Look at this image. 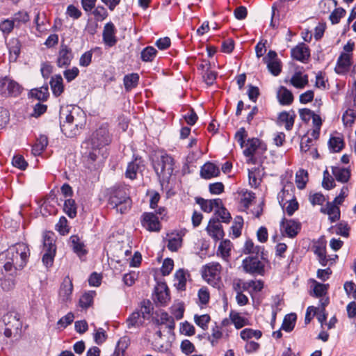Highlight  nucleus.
<instances>
[{
  "mask_svg": "<svg viewBox=\"0 0 356 356\" xmlns=\"http://www.w3.org/2000/svg\"><path fill=\"white\" fill-rule=\"evenodd\" d=\"M30 257V250L27 244L17 243L0 254V261L4 258L3 268L6 276L14 277L17 271L26 266Z\"/></svg>",
  "mask_w": 356,
  "mask_h": 356,
  "instance_id": "f257e3e1",
  "label": "nucleus"
},
{
  "mask_svg": "<svg viewBox=\"0 0 356 356\" xmlns=\"http://www.w3.org/2000/svg\"><path fill=\"white\" fill-rule=\"evenodd\" d=\"M60 118L61 131L68 138L76 136L86 123L84 113L79 107L61 111Z\"/></svg>",
  "mask_w": 356,
  "mask_h": 356,
  "instance_id": "f03ea898",
  "label": "nucleus"
},
{
  "mask_svg": "<svg viewBox=\"0 0 356 356\" xmlns=\"http://www.w3.org/2000/svg\"><path fill=\"white\" fill-rule=\"evenodd\" d=\"M108 204L122 214L130 210L132 200L125 188L113 187L108 191Z\"/></svg>",
  "mask_w": 356,
  "mask_h": 356,
  "instance_id": "7ed1b4c3",
  "label": "nucleus"
},
{
  "mask_svg": "<svg viewBox=\"0 0 356 356\" xmlns=\"http://www.w3.org/2000/svg\"><path fill=\"white\" fill-rule=\"evenodd\" d=\"M243 154L248 157V163L259 164L262 163L263 154L267 150L266 144L257 138H249L245 145Z\"/></svg>",
  "mask_w": 356,
  "mask_h": 356,
  "instance_id": "20e7f679",
  "label": "nucleus"
},
{
  "mask_svg": "<svg viewBox=\"0 0 356 356\" xmlns=\"http://www.w3.org/2000/svg\"><path fill=\"white\" fill-rule=\"evenodd\" d=\"M3 321L6 326L3 334L6 337L10 338L13 336L20 335L22 321L18 313L15 312L7 313L3 316Z\"/></svg>",
  "mask_w": 356,
  "mask_h": 356,
  "instance_id": "39448f33",
  "label": "nucleus"
},
{
  "mask_svg": "<svg viewBox=\"0 0 356 356\" xmlns=\"http://www.w3.org/2000/svg\"><path fill=\"white\" fill-rule=\"evenodd\" d=\"M175 162L173 157L165 154L154 164V168L156 175L163 180L168 179L172 175Z\"/></svg>",
  "mask_w": 356,
  "mask_h": 356,
  "instance_id": "423d86ee",
  "label": "nucleus"
},
{
  "mask_svg": "<svg viewBox=\"0 0 356 356\" xmlns=\"http://www.w3.org/2000/svg\"><path fill=\"white\" fill-rule=\"evenodd\" d=\"M221 265L218 262H211L204 267V279L213 287H219L220 284Z\"/></svg>",
  "mask_w": 356,
  "mask_h": 356,
  "instance_id": "0eeeda50",
  "label": "nucleus"
},
{
  "mask_svg": "<svg viewBox=\"0 0 356 356\" xmlns=\"http://www.w3.org/2000/svg\"><path fill=\"white\" fill-rule=\"evenodd\" d=\"M92 148L101 149L111 143L107 126L102 125L94 131L90 138Z\"/></svg>",
  "mask_w": 356,
  "mask_h": 356,
  "instance_id": "6e6552de",
  "label": "nucleus"
},
{
  "mask_svg": "<svg viewBox=\"0 0 356 356\" xmlns=\"http://www.w3.org/2000/svg\"><path fill=\"white\" fill-rule=\"evenodd\" d=\"M56 245L54 238L49 234L43 236V251L42 262L47 266H51L56 254Z\"/></svg>",
  "mask_w": 356,
  "mask_h": 356,
  "instance_id": "1a4fd4ad",
  "label": "nucleus"
},
{
  "mask_svg": "<svg viewBox=\"0 0 356 356\" xmlns=\"http://www.w3.org/2000/svg\"><path fill=\"white\" fill-rule=\"evenodd\" d=\"M21 86L15 81L5 76L0 78V93L3 97H17L22 92Z\"/></svg>",
  "mask_w": 356,
  "mask_h": 356,
  "instance_id": "9d476101",
  "label": "nucleus"
},
{
  "mask_svg": "<svg viewBox=\"0 0 356 356\" xmlns=\"http://www.w3.org/2000/svg\"><path fill=\"white\" fill-rule=\"evenodd\" d=\"M242 267L245 273L254 275H263L265 273V265L256 257H248L244 259Z\"/></svg>",
  "mask_w": 356,
  "mask_h": 356,
  "instance_id": "9b49d317",
  "label": "nucleus"
},
{
  "mask_svg": "<svg viewBox=\"0 0 356 356\" xmlns=\"http://www.w3.org/2000/svg\"><path fill=\"white\" fill-rule=\"evenodd\" d=\"M301 223L294 219L284 218L280 222L281 232L289 238H294L301 229Z\"/></svg>",
  "mask_w": 356,
  "mask_h": 356,
  "instance_id": "f8f14e48",
  "label": "nucleus"
},
{
  "mask_svg": "<svg viewBox=\"0 0 356 356\" xmlns=\"http://www.w3.org/2000/svg\"><path fill=\"white\" fill-rule=\"evenodd\" d=\"M140 221L142 226L149 232H159L161 229L162 225L159 217L152 212L143 213Z\"/></svg>",
  "mask_w": 356,
  "mask_h": 356,
  "instance_id": "ddd939ff",
  "label": "nucleus"
},
{
  "mask_svg": "<svg viewBox=\"0 0 356 356\" xmlns=\"http://www.w3.org/2000/svg\"><path fill=\"white\" fill-rule=\"evenodd\" d=\"M186 233V229L174 230L167 234V248L171 252H177L181 247L183 237Z\"/></svg>",
  "mask_w": 356,
  "mask_h": 356,
  "instance_id": "4468645a",
  "label": "nucleus"
},
{
  "mask_svg": "<svg viewBox=\"0 0 356 356\" xmlns=\"http://www.w3.org/2000/svg\"><path fill=\"white\" fill-rule=\"evenodd\" d=\"M286 195L291 196L284 188L278 194L280 204L284 209L289 216H292L298 209L299 204L295 198L286 199Z\"/></svg>",
  "mask_w": 356,
  "mask_h": 356,
  "instance_id": "2eb2a0df",
  "label": "nucleus"
},
{
  "mask_svg": "<svg viewBox=\"0 0 356 356\" xmlns=\"http://www.w3.org/2000/svg\"><path fill=\"white\" fill-rule=\"evenodd\" d=\"M117 29L111 22L106 23L102 33L103 42L108 47L115 46L118 42L116 37Z\"/></svg>",
  "mask_w": 356,
  "mask_h": 356,
  "instance_id": "dca6fc26",
  "label": "nucleus"
},
{
  "mask_svg": "<svg viewBox=\"0 0 356 356\" xmlns=\"http://www.w3.org/2000/svg\"><path fill=\"white\" fill-rule=\"evenodd\" d=\"M73 291L72 280L66 276L60 286L58 291V298L62 302L67 303L72 300V294Z\"/></svg>",
  "mask_w": 356,
  "mask_h": 356,
  "instance_id": "f3484780",
  "label": "nucleus"
},
{
  "mask_svg": "<svg viewBox=\"0 0 356 356\" xmlns=\"http://www.w3.org/2000/svg\"><path fill=\"white\" fill-rule=\"evenodd\" d=\"M353 54L341 53L337 59L335 72L338 74H345L349 72L353 65Z\"/></svg>",
  "mask_w": 356,
  "mask_h": 356,
  "instance_id": "a211bd4d",
  "label": "nucleus"
},
{
  "mask_svg": "<svg viewBox=\"0 0 356 356\" xmlns=\"http://www.w3.org/2000/svg\"><path fill=\"white\" fill-rule=\"evenodd\" d=\"M145 165L143 160L140 157H136L132 161L129 162L127 165L125 171V177L131 180H134L137 178L138 172H141L144 169Z\"/></svg>",
  "mask_w": 356,
  "mask_h": 356,
  "instance_id": "6ab92c4d",
  "label": "nucleus"
},
{
  "mask_svg": "<svg viewBox=\"0 0 356 356\" xmlns=\"http://www.w3.org/2000/svg\"><path fill=\"white\" fill-rule=\"evenodd\" d=\"M73 58L72 49L67 45L62 44L57 56L56 64L60 68L68 67Z\"/></svg>",
  "mask_w": 356,
  "mask_h": 356,
  "instance_id": "aec40b11",
  "label": "nucleus"
},
{
  "mask_svg": "<svg viewBox=\"0 0 356 356\" xmlns=\"http://www.w3.org/2000/svg\"><path fill=\"white\" fill-rule=\"evenodd\" d=\"M207 231L215 241L222 239L225 235L222 226L219 220L216 218H211L209 220Z\"/></svg>",
  "mask_w": 356,
  "mask_h": 356,
  "instance_id": "412c9836",
  "label": "nucleus"
},
{
  "mask_svg": "<svg viewBox=\"0 0 356 356\" xmlns=\"http://www.w3.org/2000/svg\"><path fill=\"white\" fill-rule=\"evenodd\" d=\"M291 56L293 59L302 63H306L310 57L309 47L302 42L291 49Z\"/></svg>",
  "mask_w": 356,
  "mask_h": 356,
  "instance_id": "4be33fe9",
  "label": "nucleus"
},
{
  "mask_svg": "<svg viewBox=\"0 0 356 356\" xmlns=\"http://www.w3.org/2000/svg\"><path fill=\"white\" fill-rule=\"evenodd\" d=\"M296 115L294 111H282L279 113L277 117V123L280 125H284L287 131H291L294 125Z\"/></svg>",
  "mask_w": 356,
  "mask_h": 356,
  "instance_id": "5701e85b",
  "label": "nucleus"
},
{
  "mask_svg": "<svg viewBox=\"0 0 356 356\" xmlns=\"http://www.w3.org/2000/svg\"><path fill=\"white\" fill-rule=\"evenodd\" d=\"M154 301L161 305H165L170 300V291L165 283H159L155 287Z\"/></svg>",
  "mask_w": 356,
  "mask_h": 356,
  "instance_id": "b1692460",
  "label": "nucleus"
},
{
  "mask_svg": "<svg viewBox=\"0 0 356 356\" xmlns=\"http://www.w3.org/2000/svg\"><path fill=\"white\" fill-rule=\"evenodd\" d=\"M220 171L218 166L211 162H207L202 166L200 175L205 179H210L218 177Z\"/></svg>",
  "mask_w": 356,
  "mask_h": 356,
  "instance_id": "393cba45",
  "label": "nucleus"
},
{
  "mask_svg": "<svg viewBox=\"0 0 356 356\" xmlns=\"http://www.w3.org/2000/svg\"><path fill=\"white\" fill-rule=\"evenodd\" d=\"M152 321L158 327L165 325L170 332L172 331L175 327L174 318L165 312H161L158 317L154 318Z\"/></svg>",
  "mask_w": 356,
  "mask_h": 356,
  "instance_id": "a878e982",
  "label": "nucleus"
},
{
  "mask_svg": "<svg viewBox=\"0 0 356 356\" xmlns=\"http://www.w3.org/2000/svg\"><path fill=\"white\" fill-rule=\"evenodd\" d=\"M196 203L200 206L203 211L210 213L213 211V208H216L222 204V200L219 198L204 200L202 197H197Z\"/></svg>",
  "mask_w": 356,
  "mask_h": 356,
  "instance_id": "bb28decb",
  "label": "nucleus"
},
{
  "mask_svg": "<svg viewBox=\"0 0 356 356\" xmlns=\"http://www.w3.org/2000/svg\"><path fill=\"white\" fill-rule=\"evenodd\" d=\"M277 97L281 105L289 106L293 102V95L284 86H280L277 92Z\"/></svg>",
  "mask_w": 356,
  "mask_h": 356,
  "instance_id": "cd10ccee",
  "label": "nucleus"
},
{
  "mask_svg": "<svg viewBox=\"0 0 356 356\" xmlns=\"http://www.w3.org/2000/svg\"><path fill=\"white\" fill-rule=\"evenodd\" d=\"M70 243L71 247L77 256L82 259V257L86 256L87 250L85 249L84 243L81 241L77 235H72L70 238Z\"/></svg>",
  "mask_w": 356,
  "mask_h": 356,
  "instance_id": "c85d7f7f",
  "label": "nucleus"
},
{
  "mask_svg": "<svg viewBox=\"0 0 356 356\" xmlns=\"http://www.w3.org/2000/svg\"><path fill=\"white\" fill-rule=\"evenodd\" d=\"M321 212L327 214L331 222H334L340 218V209L339 207L330 202H327L325 208L321 209Z\"/></svg>",
  "mask_w": 356,
  "mask_h": 356,
  "instance_id": "c756f323",
  "label": "nucleus"
},
{
  "mask_svg": "<svg viewBox=\"0 0 356 356\" xmlns=\"http://www.w3.org/2000/svg\"><path fill=\"white\" fill-rule=\"evenodd\" d=\"M49 83L54 96L58 97L63 92V80L60 74H56L52 76Z\"/></svg>",
  "mask_w": 356,
  "mask_h": 356,
  "instance_id": "7c9ffc66",
  "label": "nucleus"
},
{
  "mask_svg": "<svg viewBox=\"0 0 356 356\" xmlns=\"http://www.w3.org/2000/svg\"><path fill=\"white\" fill-rule=\"evenodd\" d=\"M332 172L335 179L341 183H346L350 177V170L348 168L342 167H332Z\"/></svg>",
  "mask_w": 356,
  "mask_h": 356,
  "instance_id": "2f4dec72",
  "label": "nucleus"
},
{
  "mask_svg": "<svg viewBox=\"0 0 356 356\" xmlns=\"http://www.w3.org/2000/svg\"><path fill=\"white\" fill-rule=\"evenodd\" d=\"M139 75L137 73H131L124 76L123 82L127 92L131 91L137 87L139 83Z\"/></svg>",
  "mask_w": 356,
  "mask_h": 356,
  "instance_id": "473e14b6",
  "label": "nucleus"
},
{
  "mask_svg": "<svg viewBox=\"0 0 356 356\" xmlns=\"http://www.w3.org/2000/svg\"><path fill=\"white\" fill-rule=\"evenodd\" d=\"M30 93L31 97L39 101H47L49 97L48 85L45 84L39 88L32 89Z\"/></svg>",
  "mask_w": 356,
  "mask_h": 356,
  "instance_id": "72a5a7b5",
  "label": "nucleus"
},
{
  "mask_svg": "<svg viewBox=\"0 0 356 356\" xmlns=\"http://www.w3.org/2000/svg\"><path fill=\"white\" fill-rule=\"evenodd\" d=\"M308 76L302 75L300 72H296L290 80L291 84L296 88H303L308 84Z\"/></svg>",
  "mask_w": 356,
  "mask_h": 356,
  "instance_id": "f704fd0d",
  "label": "nucleus"
},
{
  "mask_svg": "<svg viewBox=\"0 0 356 356\" xmlns=\"http://www.w3.org/2000/svg\"><path fill=\"white\" fill-rule=\"evenodd\" d=\"M232 244L229 240H224L220 242L218 249V254H220L221 257L226 261H229V258L231 254Z\"/></svg>",
  "mask_w": 356,
  "mask_h": 356,
  "instance_id": "c9c22d12",
  "label": "nucleus"
},
{
  "mask_svg": "<svg viewBox=\"0 0 356 356\" xmlns=\"http://www.w3.org/2000/svg\"><path fill=\"white\" fill-rule=\"evenodd\" d=\"M48 145V138L45 135H40L36 140V143L32 147V152L35 155H40L45 149Z\"/></svg>",
  "mask_w": 356,
  "mask_h": 356,
  "instance_id": "e433bc0d",
  "label": "nucleus"
},
{
  "mask_svg": "<svg viewBox=\"0 0 356 356\" xmlns=\"http://www.w3.org/2000/svg\"><path fill=\"white\" fill-rule=\"evenodd\" d=\"M186 274L187 273L184 269L178 270L175 275V286L177 289L184 291L186 284Z\"/></svg>",
  "mask_w": 356,
  "mask_h": 356,
  "instance_id": "4c0bfd02",
  "label": "nucleus"
},
{
  "mask_svg": "<svg viewBox=\"0 0 356 356\" xmlns=\"http://www.w3.org/2000/svg\"><path fill=\"white\" fill-rule=\"evenodd\" d=\"M255 198V193L252 191H245L241 192L240 205L243 207V210L248 209Z\"/></svg>",
  "mask_w": 356,
  "mask_h": 356,
  "instance_id": "58836bf2",
  "label": "nucleus"
},
{
  "mask_svg": "<svg viewBox=\"0 0 356 356\" xmlns=\"http://www.w3.org/2000/svg\"><path fill=\"white\" fill-rule=\"evenodd\" d=\"M308 181V172L307 170L300 169L296 175V184L298 188L302 190Z\"/></svg>",
  "mask_w": 356,
  "mask_h": 356,
  "instance_id": "ea45409f",
  "label": "nucleus"
},
{
  "mask_svg": "<svg viewBox=\"0 0 356 356\" xmlns=\"http://www.w3.org/2000/svg\"><path fill=\"white\" fill-rule=\"evenodd\" d=\"M296 321V314L291 313L285 316L281 329L286 332H291L293 330Z\"/></svg>",
  "mask_w": 356,
  "mask_h": 356,
  "instance_id": "a19ab883",
  "label": "nucleus"
},
{
  "mask_svg": "<svg viewBox=\"0 0 356 356\" xmlns=\"http://www.w3.org/2000/svg\"><path fill=\"white\" fill-rule=\"evenodd\" d=\"M77 207L76 202L72 199H67L65 201L63 211L71 218L76 216Z\"/></svg>",
  "mask_w": 356,
  "mask_h": 356,
  "instance_id": "79ce46f5",
  "label": "nucleus"
},
{
  "mask_svg": "<svg viewBox=\"0 0 356 356\" xmlns=\"http://www.w3.org/2000/svg\"><path fill=\"white\" fill-rule=\"evenodd\" d=\"M95 296V291H88L84 293L79 299V306L83 309H88L90 307L93 303Z\"/></svg>",
  "mask_w": 356,
  "mask_h": 356,
  "instance_id": "37998d69",
  "label": "nucleus"
},
{
  "mask_svg": "<svg viewBox=\"0 0 356 356\" xmlns=\"http://www.w3.org/2000/svg\"><path fill=\"white\" fill-rule=\"evenodd\" d=\"M240 336L243 340L248 341L252 338L256 339H260L262 336V332L258 330L245 328L241 331Z\"/></svg>",
  "mask_w": 356,
  "mask_h": 356,
  "instance_id": "c03bdc74",
  "label": "nucleus"
},
{
  "mask_svg": "<svg viewBox=\"0 0 356 356\" xmlns=\"http://www.w3.org/2000/svg\"><path fill=\"white\" fill-rule=\"evenodd\" d=\"M156 54L157 50L152 46H148L141 51L140 58L143 62H152Z\"/></svg>",
  "mask_w": 356,
  "mask_h": 356,
  "instance_id": "a18cd8bd",
  "label": "nucleus"
},
{
  "mask_svg": "<svg viewBox=\"0 0 356 356\" xmlns=\"http://www.w3.org/2000/svg\"><path fill=\"white\" fill-rule=\"evenodd\" d=\"M143 323V319L140 312H134L127 319V323L129 328L133 327H139Z\"/></svg>",
  "mask_w": 356,
  "mask_h": 356,
  "instance_id": "49530a36",
  "label": "nucleus"
},
{
  "mask_svg": "<svg viewBox=\"0 0 356 356\" xmlns=\"http://www.w3.org/2000/svg\"><path fill=\"white\" fill-rule=\"evenodd\" d=\"M223 334L220 327L216 325L212 328L211 334L207 336V339L211 343V346L214 347L217 346Z\"/></svg>",
  "mask_w": 356,
  "mask_h": 356,
  "instance_id": "de8ad7c7",
  "label": "nucleus"
},
{
  "mask_svg": "<svg viewBox=\"0 0 356 356\" xmlns=\"http://www.w3.org/2000/svg\"><path fill=\"white\" fill-rule=\"evenodd\" d=\"M56 229L60 235L65 236L69 234L70 227L68 225V221L65 216H61L59 221L56 225Z\"/></svg>",
  "mask_w": 356,
  "mask_h": 356,
  "instance_id": "09e8293b",
  "label": "nucleus"
},
{
  "mask_svg": "<svg viewBox=\"0 0 356 356\" xmlns=\"http://www.w3.org/2000/svg\"><path fill=\"white\" fill-rule=\"evenodd\" d=\"M329 147L333 152H339L343 147V140L339 137H331L328 142Z\"/></svg>",
  "mask_w": 356,
  "mask_h": 356,
  "instance_id": "8fccbe9b",
  "label": "nucleus"
},
{
  "mask_svg": "<svg viewBox=\"0 0 356 356\" xmlns=\"http://www.w3.org/2000/svg\"><path fill=\"white\" fill-rule=\"evenodd\" d=\"M215 214L221 219V221L225 223L229 222L232 217L229 212L222 204L220 206L216 207Z\"/></svg>",
  "mask_w": 356,
  "mask_h": 356,
  "instance_id": "3c124183",
  "label": "nucleus"
},
{
  "mask_svg": "<svg viewBox=\"0 0 356 356\" xmlns=\"http://www.w3.org/2000/svg\"><path fill=\"white\" fill-rule=\"evenodd\" d=\"M314 296L316 297H322L325 295L327 292L329 284H322L319 283L316 281H314Z\"/></svg>",
  "mask_w": 356,
  "mask_h": 356,
  "instance_id": "603ef678",
  "label": "nucleus"
},
{
  "mask_svg": "<svg viewBox=\"0 0 356 356\" xmlns=\"http://www.w3.org/2000/svg\"><path fill=\"white\" fill-rule=\"evenodd\" d=\"M153 307L149 300H144L141 303L140 312L143 320L148 319L152 312Z\"/></svg>",
  "mask_w": 356,
  "mask_h": 356,
  "instance_id": "864d4df0",
  "label": "nucleus"
},
{
  "mask_svg": "<svg viewBox=\"0 0 356 356\" xmlns=\"http://www.w3.org/2000/svg\"><path fill=\"white\" fill-rule=\"evenodd\" d=\"M261 250V247L254 245L253 241L251 239H248L243 247V252L245 254H258Z\"/></svg>",
  "mask_w": 356,
  "mask_h": 356,
  "instance_id": "5fc2aeb1",
  "label": "nucleus"
},
{
  "mask_svg": "<svg viewBox=\"0 0 356 356\" xmlns=\"http://www.w3.org/2000/svg\"><path fill=\"white\" fill-rule=\"evenodd\" d=\"M195 323L202 327L203 330H207L208 324L211 321L210 316L208 314H204L201 316L195 315L194 316Z\"/></svg>",
  "mask_w": 356,
  "mask_h": 356,
  "instance_id": "6e6d98bb",
  "label": "nucleus"
},
{
  "mask_svg": "<svg viewBox=\"0 0 356 356\" xmlns=\"http://www.w3.org/2000/svg\"><path fill=\"white\" fill-rule=\"evenodd\" d=\"M346 15V10L342 8L334 9L330 15V19L333 24H338Z\"/></svg>",
  "mask_w": 356,
  "mask_h": 356,
  "instance_id": "4d7b16f0",
  "label": "nucleus"
},
{
  "mask_svg": "<svg viewBox=\"0 0 356 356\" xmlns=\"http://www.w3.org/2000/svg\"><path fill=\"white\" fill-rule=\"evenodd\" d=\"M92 13L97 21H103L108 17L106 9L102 6L95 7Z\"/></svg>",
  "mask_w": 356,
  "mask_h": 356,
  "instance_id": "13d9d810",
  "label": "nucleus"
},
{
  "mask_svg": "<svg viewBox=\"0 0 356 356\" xmlns=\"http://www.w3.org/2000/svg\"><path fill=\"white\" fill-rule=\"evenodd\" d=\"M270 72L274 76H278L282 71V65L280 60L266 63Z\"/></svg>",
  "mask_w": 356,
  "mask_h": 356,
  "instance_id": "bf43d9fd",
  "label": "nucleus"
},
{
  "mask_svg": "<svg viewBox=\"0 0 356 356\" xmlns=\"http://www.w3.org/2000/svg\"><path fill=\"white\" fill-rule=\"evenodd\" d=\"M99 149H100L92 148V151L88 153L87 156V163L88 165H91L89 166V168H96V164L95 163L99 158Z\"/></svg>",
  "mask_w": 356,
  "mask_h": 356,
  "instance_id": "052dcab7",
  "label": "nucleus"
},
{
  "mask_svg": "<svg viewBox=\"0 0 356 356\" xmlns=\"http://www.w3.org/2000/svg\"><path fill=\"white\" fill-rule=\"evenodd\" d=\"M174 267V261L170 258L164 259L161 268V274L163 276L168 275L172 270Z\"/></svg>",
  "mask_w": 356,
  "mask_h": 356,
  "instance_id": "680f3d73",
  "label": "nucleus"
},
{
  "mask_svg": "<svg viewBox=\"0 0 356 356\" xmlns=\"http://www.w3.org/2000/svg\"><path fill=\"white\" fill-rule=\"evenodd\" d=\"M322 186L327 190H330L335 186L334 179L332 176L330 175L327 170L323 172V179L322 181Z\"/></svg>",
  "mask_w": 356,
  "mask_h": 356,
  "instance_id": "e2e57ef3",
  "label": "nucleus"
},
{
  "mask_svg": "<svg viewBox=\"0 0 356 356\" xmlns=\"http://www.w3.org/2000/svg\"><path fill=\"white\" fill-rule=\"evenodd\" d=\"M21 45L17 40L12 41L9 44V52L10 57L14 56V59L16 60L20 54Z\"/></svg>",
  "mask_w": 356,
  "mask_h": 356,
  "instance_id": "0e129e2a",
  "label": "nucleus"
},
{
  "mask_svg": "<svg viewBox=\"0 0 356 356\" xmlns=\"http://www.w3.org/2000/svg\"><path fill=\"white\" fill-rule=\"evenodd\" d=\"M350 229V227L346 222H341L336 225V234L344 237L349 236Z\"/></svg>",
  "mask_w": 356,
  "mask_h": 356,
  "instance_id": "69168bd1",
  "label": "nucleus"
},
{
  "mask_svg": "<svg viewBox=\"0 0 356 356\" xmlns=\"http://www.w3.org/2000/svg\"><path fill=\"white\" fill-rule=\"evenodd\" d=\"M230 318L236 329H240L246 325L247 320L240 316V314L238 313L234 314H231Z\"/></svg>",
  "mask_w": 356,
  "mask_h": 356,
  "instance_id": "338daca9",
  "label": "nucleus"
},
{
  "mask_svg": "<svg viewBox=\"0 0 356 356\" xmlns=\"http://www.w3.org/2000/svg\"><path fill=\"white\" fill-rule=\"evenodd\" d=\"M66 15L73 19H78L82 15V13L77 7L70 4L67 7Z\"/></svg>",
  "mask_w": 356,
  "mask_h": 356,
  "instance_id": "774afa93",
  "label": "nucleus"
}]
</instances>
